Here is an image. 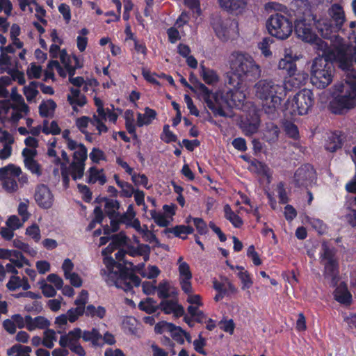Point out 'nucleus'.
Listing matches in <instances>:
<instances>
[{
	"label": "nucleus",
	"instance_id": "obj_35",
	"mask_svg": "<svg viewBox=\"0 0 356 356\" xmlns=\"http://www.w3.org/2000/svg\"><path fill=\"white\" fill-rule=\"evenodd\" d=\"M342 141L337 133L331 134L326 140L325 147L330 152H334L341 147Z\"/></svg>",
	"mask_w": 356,
	"mask_h": 356
},
{
	"label": "nucleus",
	"instance_id": "obj_55",
	"mask_svg": "<svg viewBox=\"0 0 356 356\" xmlns=\"http://www.w3.org/2000/svg\"><path fill=\"white\" fill-rule=\"evenodd\" d=\"M60 62L67 69L70 76L73 75V67L71 64V57L67 54L65 49L60 50L58 54V56Z\"/></svg>",
	"mask_w": 356,
	"mask_h": 356
},
{
	"label": "nucleus",
	"instance_id": "obj_51",
	"mask_svg": "<svg viewBox=\"0 0 356 356\" xmlns=\"http://www.w3.org/2000/svg\"><path fill=\"white\" fill-rule=\"evenodd\" d=\"M186 295V301L190 305H197V306H203L204 303L202 300V296L199 294H195L193 293V286H191L190 291H183Z\"/></svg>",
	"mask_w": 356,
	"mask_h": 356
},
{
	"label": "nucleus",
	"instance_id": "obj_58",
	"mask_svg": "<svg viewBox=\"0 0 356 356\" xmlns=\"http://www.w3.org/2000/svg\"><path fill=\"white\" fill-rule=\"evenodd\" d=\"M115 177L117 184L122 189V195L127 197H131L136 191L133 186L127 182L120 181L117 176Z\"/></svg>",
	"mask_w": 356,
	"mask_h": 356
},
{
	"label": "nucleus",
	"instance_id": "obj_11",
	"mask_svg": "<svg viewBox=\"0 0 356 356\" xmlns=\"http://www.w3.org/2000/svg\"><path fill=\"white\" fill-rule=\"evenodd\" d=\"M293 26L290 19L278 13L272 15L266 22L269 34L280 40L288 39L293 33Z\"/></svg>",
	"mask_w": 356,
	"mask_h": 356
},
{
	"label": "nucleus",
	"instance_id": "obj_43",
	"mask_svg": "<svg viewBox=\"0 0 356 356\" xmlns=\"http://www.w3.org/2000/svg\"><path fill=\"white\" fill-rule=\"evenodd\" d=\"M150 215L154 222L159 227H168L172 222L171 219H170L164 213L152 210L150 211Z\"/></svg>",
	"mask_w": 356,
	"mask_h": 356
},
{
	"label": "nucleus",
	"instance_id": "obj_23",
	"mask_svg": "<svg viewBox=\"0 0 356 356\" xmlns=\"http://www.w3.org/2000/svg\"><path fill=\"white\" fill-rule=\"evenodd\" d=\"M87 182L89 184L98 183L103 185L106 182V177L103 169L95 166L90 167L86 172Z\"/></svg>",
	"mask_w": 356,
	"mask_h": 356
},
{
	"label": "nucleus",
	"instance_id": "obj_17",
	"mask_svg": "<svg viewBox=\"0 0 356 356\" xmlns=\"http://www.w3.org/2000/svg\"><path fill=\"white\" fill-rule=\"evenodd\" d=\"M177 266L181 288L183 291H190L191 286H192V273L191 271L190 266L184 261L182 257H179L177 259Z\"/></svg>",
	"mask_w": 356,
	"mask_h": 356
},
{
	"label": "nucleus",
	"instance_id": "obj_31",
	"mask_svg": "<svg viewBox=\"0 0 356 356\" xmlns=\"http://www.w3.org/2000/svg\"><path fill=\"white\" fill-rule=\"evenodd\" d=\"M329 14L335 22L336 28H340L345 21V15L342 7L338 4L332 5L329 10Z\"/></svg>",
	"mask_w": 356,
	"mask_h": 356
},
{
	"label": "nucleus",
	"instance_id": "obj_48",
	"mask_svg": "<svg viewBox=\"0 0 356 356\" xmlns=\"http://www.w3.org/2000/svg\"><path fill=\"white\" fill-rule=\"evenodd\" d=\"M39 83L35 81L31 82L28 86L24 88V95L26 100L29 102L33 101L38 94L37 89Z\"/></svg>",
	"mask_w": 356,
	"mask_h": 356
},
{
	"label": "nucleus",
	"instance_id": "obj_40",
	"mask_svg": "<svg viewBox=\"0 0 356 356\" xmlns=\"http://www.w3.org/2000/svg\"><path fill=\"white\" fill-rule=\"evenodd\" d=\"M156 291H157V295L159 298L165 299L170 296L173 292V288L171 284L163 280L157 286H156Z\"/></svg>",
	"mask_w": 356,
	"mask_h": 356
},
{
	"label": "nucleus",
	"instance_id": "obj_45",
	"mask_svg": "<svg viewBox=\"0 0 356 356\" xmlns=\"http://www.w3.org/2000/svg\"><path fill=\"white\" fill-rule=\"evenodd\" d=\"M86 163L72 161L70 165V172L73 179L76 180L82 178L84 175Z\"/></svg>",
	"mask_w": 356,
	"mask_h": 356
},
{
	"label": "nucleus",
	"instance_id": "obj_8",
	"mask_svg": "<svg viewBox=\"0 0 356 356\" xmlns=\"http://www.w3.org/2000/svg\"><path fill=\"white\" fill-rule=\"evenodd\" d=\"M9 95L14 104L12 105L9 101H0V117L11 124H17L20 119L26 116L29 108L22 96L17 92L16 87L12 88Z\"/></svg>",
	"mask_w": 356,
	"mask_h": 356
},
{
	"label": "nucleus",
	"instance_id": "obj_60",
	"mask_svg": "<svg viewBox=\"0 0 356 356\" xmlns=\"http://www.w3.org/2000/svg\"><path fill=\"white\" fill-rule=\"evenodd\" d=\"M92 118H90L87 116H82L78 118L75 120V125L76 128L83 134L86 133L87 128L90 123L92 124Z\"/></svg>",
	"mask_w": 356,
	"mask_h": 356
},
{
	"label": "nucleus",
	"instance_id": "obj_4",
	"mask_svg": "<svg viewBox=\"0 0 356 356\" xmlns=\"http://www.w3.org/2000/svg\"><path fill=\"white\" fill-rule=\"evenodd\" d=\"M196 91L199 92V97L211 109L214 115L231 117L230 108L236 107L240 108L245 100V94L241 88V85L233 87L229 90L226 96L218 91L213 92L209 88L200 81L197 82Z\"/></svg>",
	"mask_w": 356,
	"mask_h": 356
},
{
	"label": "nucleus",
	"instance_id": "obj_61",
	"mask_svg": "<svg viewBox=\"0 0 356 356\" xmlns=\"http://www.w3.org/2000/svg\"><path fill=\"white\" fill-rule=\"evenodd\" d=\"M85 312V309L83 307H76V308L70 309L67 312V316L70 323L75 322Z\"/></svg>",
	"mask_w": 356,
	"mask_h": 356
},
{
	"label": "nucleus",
	"instance_id": "obj_52",
	"mask_svg": "<svg viewBox=\"0 0 356 356\" xmlns=\"http://www.w3.org/2000/svg\"><path fill=\"white\" fill-rule=\"evenodd\" d=\"M124 119L127 131L129 134H134L136 132V126L134 124L135 118L134 112L131 110H127L124 112Z\"/></svg>",
	"mask_w": 356,
	"mask_h": 356
},
{
	"label": "nucleus",
	"instance_id": "obj_38",
	"mask_svg": "<svg viewBox=\"0 0 356 356\" xmlns=\"http://www.w3.org/2000/svg\"><path fill=\"white\" fill-rule=\"evenodd\" d=\"M138 308L147 314H152L157 311L159 305L153 298H147L139 302Z\"/></svg>",
	"mask_w": 356,
	"mask_h": 356
},
{
	"label": "nucleus",
	"instance_id": "obj_57",
	"mask_svg": "<svg viewBox=\"0 0 356 356\" xmlns=\"http://www.w3.org/2000/svg\"><path fill=\"white\" fill-rule=\"evenodd\" d=\"M25 234L35 242H38L41 239L40 227L35 223L29 226L26 229Z\"/></svg>",
	"mask_w": 356,
	"mask_h": 356
},
{
	"label": "nucleus",
	"instance_id": "obj_54",
	"mask_svg": "<svg viewBox=\"0 0 356 356\" xmlns=\"http://www.w3.org/2000/svg\"><path fill=\"white\" fill-rule=\"evenodd\" d=\"M17 254H10V257L8 259L10 263L15 264L17 268H22L24 265L30 266V264L28 260L25 259L23 254L15 250Z\"/></svg>",
	"mask_w": 356,
	"mask_h": 356
},
{
	"label": "nucleus",
	"instance_id": "obj_37",
	"mask_svg": "<svg viewBox=\"0 0 356 356\" xmlns=\"http://www.w3.org/2000/svg\"><path fill=\"white\" fill-rule=\"evenodd\" d=\"M32 349L30 346L15 344L7 350L10 356H30Z\"/></svg>",
	"mask_w": 356,
	"mask_h": 356
},
{
	"label": "nucleus",
	"instance_id": "obj_50",
	"mask_svg": "<svg viewBox=\"0 0 356 356\" xmlns=\"http://www.w3.org/2000/svg\"><path fill=\"white\" fill-rule=\"evenodd\" d=\"M273 40L270 38H264L258 43V48L261 51L262 55L266 58H270L273 55L270 49Z\"/></svg>",
	"mask_w": 356,
	"mask_h": 356
},
{
	"label": "nucleus",
	"instance_id": "obj_19",
	"mask_svg": "<svg viewBox=\"0 0 356 356\" xmlns=\"http://www.w3.org/2000/svg\"><path fill=\"white\" fill-rule=\"evenodd\" d=\"M22 155L23 156L25 167L33 174L36 175H41V168L39 163L35 159L37 156L33 151L22 150Z\"/></svg>",
	"mask_w": 356,
	"mask_h": 356
},
{
	"label": "nucleus",
	"instance_id": "obj_49",
	"mask_svg": "<svg viewBox=\"0 0 356 356\" xmlns=\"http://www.w3.org/2000/svg\"><path fill=\"white\" fill-rule=\"evenodd\" d=\"M85 314L88 316L103 318L106 314V309L104 307L101 306L95 307V306L90 305L86 308Z\"/></svg>",
	"mask_w": 356,
	"mask_h": 356
},
{
	"label": "nucleus",
	"instance_id": "obj_27",
	"mask_svg": "<svg viewBox=\"0 0 356 356\" xmlns=\"http://www.w3.org/2000/svg\"><path fill=\"white\" fill-rule=\"evenodd\" d=\"M17 49L13 48V46L0 47V72H8L10 70V56L8 54H13Z\"/></svg>",
	"mask_w": 356,
	"mask_h": 356
},
{
	"label": "nucleus",
	"instance_id": "obj_64",
	"mask_svg": "<svg viewBox=\"0 0 356 356\" xmlns=\"http://www.w3.org/2000/svg\"><path fill=\"white\" fill-rule=\"evenodd\" d=\"M104 119L99 115H94L92 117V124L96 127L99 135L108 131V127L103 122Z\"/></svg>",
	"mask_w": 356,
	"mask_h": 356
},
{
	"label": "nucleus",
	"instance_id": "obj_5",
	"mask_svg": "<svg viewBox=\"0 0 356 356\" xmlns=\"http://www.w3.org/2000/svg\"><path fill=\"white\" fill-rule=\"evenodd\" d=\"M229 75L228 83L232 87L241 85L243 82L251 81L260 76L261 70L249 54L234 51L229 58Z\"/></svg>",
	"mask_w": 356,
	"mask_h": 356
},
{
	"label": "nucleus",
	"instance_id": "obj_9",
	"mask_svg": "<svg viewBox=\"0 0 356 356\" xmlns=\"http://www.w3.org/2000/svg\"><path fill=\"white\" fill-rule=\"evenodd\" d=\"M314 104V97L312 91L305 88L287 99L284 104V111L285 115L291 116L306 115Z\"/></svg>",
	"mask_w": 356,
	"mask_h": 356
},
{
	"label": "nucleus",
	"instance_id": "obj_44",
	"mask_svg": "<svg viewBox=\"0 0 356 356\" xmlns=\"http://www.w3.org/2000/svg\"><path fill=\"white\" fill-rule=\"evenodd\" d=\"M56 108V104L52 99L43 101L40 105L39 110L42 116L48 117L54 114Z\"/></svg>",
	"mask_w": 356,
	"mask_h": 356
},
{
	"label": "nucleus",
	"instance_id": "obj_6",
	"mask_svg": "<svg viewBox=\"0 0 356 356\" xmlns=\"http://www.w3.org/2000/svg\"><path fill=\"white\" fill-rule=\"evenodd\" d=\"M291 89L284 83L273 79H261L254 86V95L267 113H274L277 110L287 90Z\"/></svg>",
	"mask_w": 356,
	"mask_h": 356
},
{
	"label": "nucleus",
	"instance_id": "obj_30",
	"mask_svg": "<svg viewBox=\"0 0 356 356\" xmlns=\"http://www.w3.org/2000/svg\"><path fill=\"white\" fill-rule=\"evenodd\" d=\"M67 149L73 152L72 161L86 163L88 158V149L83 144L76 143L73 148Z\"/></svg>",
	"mask_w": 356,
	"mask_h": 356
},
{
	"label": "nucleus",
	"instance_id": "obj_56",
	"mask_svg": "<svg viewBox=\"0 0 356 356\" xmlns=\"http://www.w3.org/2000/svg\"><path fill=\"white\" fill-rule=\"evenodd\" d=\"M88 33V31L84 28L80 31L79 35L77 36L76 45L78 49L81 52L85 51V49H86L88 44V38L86 37V35Z\"/></svg>",
	"mask_w": 356,
	"mask_h": 356
},
{
	"label": "nucleus",
	"instance_id": "obj_14",
	"mask_svg": "<svg viewBox=\"0 0 356 356\" xmlns=\"http://www.w3.org/2000/svg\"><path fill=\"white\" fill-rule=\"evenodd\" d=\"M120 203L116 200L105 199L104 200V211L109 216L111 220V227H104L105 234H109L111 232H116L118 229V222L116 218L118 216V210Z\"/></svg>",
	"mask_w": 356,
	"mask_h": 356
},
{
	"label": "nucleus",
	"instance_id": "obj_33",
	"mask_svg": "<svg viewBox=\"0 0 356 356\" xmlns=\"http://www.w3.org/2000/svg\"><path fill=\"white\" fill-rule=\"evenodd\" d=\"M218 3L221 8L236 12H240L246 5L245 0H218Z\"/></svg>",
	"mask_w": 356,
	"mask_h": 356
},
{
	"label": "nucleus",
	"instance_id": "obj_26",
	"mask_svg": "<svg viewBox=\"0 0 356 356\" xmlns=\"http://www.w3.org/2000/svg\"><path fill=\"white\" fill-rule=\"evenodd\" d=\"M334 296L335 300L341 304L348 305L352 302V296L343 282L339 283L335 289Z\"/></svg>",
	"mask_w": 356,
	"mask_h": 356
},
{
	"label": "nucleus",
	"instance_id": "obj_21",
	"mask_svg": "<svg viewBox=\"0 0 356 356\" xmlns=\"http://www.w3.org/2000/svg\"><path fill=\"white\" fill-rule=\"evenodd\" d=\"M82 330L79 327L74 328L72 330L70 331L68 333L63 334L59 339V345L65 348L70 346L75 345L79 343V340L81 337Z\"/></svg>",
	"mask_w": 356,
	"mask_h": 356
},
{
	"label": "nucleus",
	"instance_id": "obj_13",
	"mask_svg": "<svg viewBox=\"0 0 356 356\" xmlns=\"http://www.w3.org/2000/svg\"><path fill=\"white\" fill-rule=\"evenodd\" d=\"M21 173V168L13 164L0 168V180L5 191L13 193L18 190L16 179Z\"/></svg>",
	"mask_w": 356,
	"mask_h": 356
},
{
	"label": "nucleus",
	"instance_id": "obj_46",
	"mask_svg": "<svg viewBox=\"0 0 356 356\" xmlns=\"http://www.w3.org/2000/svg\"><path fill=\"white\" fill-rule=\"evenodd\" d=\"M169 334L174 340L177 341L180 344L184 343V337H187L188 333L184 331L180 327L176 326L174 324H171Z\"/></svg>",
	"mask_w": 356,
	"mask_h": 356
},
{
	"label": "nucleus",
	"instance_id": "obj_2",
	"mask_svg": "<svg viewBox=\"0 0 356 356\" xmlns=\"http://www.w3.org/2000/svg\"><path fill=\"white\" fill-rule=\"evenodd\" d=\"M128 239V237L122 232L113 237L112 242L102 250L106 268L101 271L102 275L108 284L114 285L127 292L130 291L134 286H139L140 280L138 277L125 268L122 264L115 262L108 255L116 249L117 246L127 243Z\"/></svg>",
	"mask_w": 356,
	"mask_h": 356
},
{
	"label": "nucleus",
	"instance_id": "obj_12",
	"mask_svg": "<svg viewBox=\"0 0 356 356\" xmlns=\"http://www.w3.org/2000/svg\"><path fill=\"white\" fill-rule=\"evenodd\" d=\"M211 24L218 38L223 42L234 40L238 36V22L229 18L214 16Z\"/></svg>",
	"mask_w": 356,
	"mask_h": 356
},
{
	"label": "nucleus",
	"instance_id": "obj_62",
	"mask_svg": "<svg viewBox=\"0 0 356 356\" xmlns=\"http://www.w3.org/2000/svg\"><path fill=\"white\" fill-rule=\"evenodd\" d=\"M138 273L143 277L148 279H153L156 277L160 270L156 266H149L147 269H138Z\"/></svg>",
	"mask_w": 356,
	"mask_h": 356
},
{
	"label": "nucleus",
	"instance_id": "obj_41",
	"mask_svg": "<svg viewBox=\"0 0 356 356\" xmlns=\"http://www.w3.org/2000/svg\"><path fill=\"white\" fill-rule=\"evenodd\" d=\"M278 136V127L272 123L267 124L264 133V138L269 143H274L277 141Z\"/></svg>",
	"mask_w": 356,
	"mask_h": 356
},
{
	"label": "nucleus",
	"instance_id": "obj_7",
	"mask_svg": "<svg viewBox=\"0 0 356 356\" xmlns=\"http://www.w3.org/2000/svg\"><path fill=\"white\" fill-rule=\"evenodd\" d=\"M298 59L299 57L293 54L291 48L285 47L282 57L277 63V70L284 72L287 75L284 83L291 88L302 85L307 79V73L297 71L296 61Z\"/></svg>",
	"mask_w": 356,
	"mask_h": 356
},
{
	"label": "nucleus",
	"instance_id": "obj_25",
	"mask_svg": "<svg viewBox=\"0 0 356 356\" xmlns=\"http://www.w3.org/2000/svg\"><path fill=\"white\" fill-rule=\"evenodd\" d=\"M6 286L8 289L11 291H15L19 289H22L24 291H27L31 289V285L29 283L28 279L24 277L21 278L17 275L11 276L6 284Z\"/></svg>",
	"mask_w": 356,
	"mask_h": 356
},
{
	"label": "nucleus",
	"instance_id": "obj_18",
	"mask_svg": "<svg viewBox=\"0 0 356 356\" xmlns=\"http://www.w3.org/2000/svg\"><path fill=\"white\" fill-rule=\"evenodd\" d=\"M159 308L166 314H173L180 317L184 314V307L176 300H163L159 304Z\"/></svg>",
	"mask_w": 356,
	"mask_h": 356
},
{
	"label": "nucleus",
	"instance_id": "obj_28",
	"mask_svg": "<svg viewBox=\"0 0 356 356\" xmlns=\"http://www.w3.org/2000/svg\"><path fill=\"white\" fill-rule=\"evenodd\" d=\"M116 221L125 224L127 227L134 228V225L136 222H140L138 218H136V212L134 209L133 204L129 205L127 211L123 214H118Z\"/></svg>",
	"mask_w": 356,
	"mask_h": 356
},
{
	"label": "nucleus",
	"instance_id": "obj_42",
	"mask_svg": "<svg viewBox=\"0 0 356 356\" xmlns=\"http://www.w3.org/2000/svg\"><path fill=\"white\" fill-rule=\"evenodd\" d=\"M224 212L226 219L228 220L234 227L238 228L243 225L242 219L232 210L229 205L226 204L224 207Z\"/></svg>",
	"mask_w": 356,
	"mask_h": 356
},
{
	"label": "nucleus",
	"instance_id": "obj_10",
	"mask_svg": "<svg viewBox=\"0 0 356 356\" xmlns=\"http://www.w3.org/2000/svg\"><path fill=\"white\" fill-rule=\"evenodd\" d=\"M320 263L324 267V277L333 286L339 282V266L335 258V250L323 243L320 252Z\"/></svg>",
	"mask_w": 356,
	"mask_h": 356
},
{
	"label": "nucleus",
	"instance_id": "obj_34",
	"mask_svg": "<svg viewBox=\"0 0 356 356\" xmlns=\"http://www.w3.org/2000/svg\"><path fill=\"white\" fill-rule=\"evenodd\" d=\"M236 268L238 270L237 276L241 282V289L243 291L248 290L253 284V280L250 273L243 266H236Z\"/></svg>",
	"mask_w": 356,
	"mask_h": 356
},
{
	"label": "nucleus",
	"instance_id": "obj_1",
	"mask_svg": "<svg viewBox=\"0 0 356 356\" xmlns=\"http://www.w3.org/2000/svg\"><path fill=\"white\" fill-rule=\"evenodd\" d=\"M331 47L326 54L316 58L311 69V81L318 88H325L334 78V67L331 60L337 63L339 67L347 72L346 79L334 86V98L330 109L335 114L356 106V71L353 68L355 63L353 49L339 36L334 37Z\"/></svg>",
	"mask_w": 356,
	"mask_h": 356
},
{
	"label": "nucleus",
	"instance_id": "obj_39",
	"mask_svg": "<svg viewBox=\"0 0 356 356\" xmlns=\"http://www.w3.org/2000/svg\"><path fill=\"white\" fill-rule=\"evenodd\" d=\"M81 337L83 341H90L94 346L99 345L100 340L102 339L101 334L95 328H93L92 330H85L83 332L82 331Z\"/></svg>",
	"mask_w": 356,
	"mask_h": 356
},
{
	"label": "nucleus",
	"instance_id": "obj_22",
	"mask_svg": "<svg viewBox=\"0 0 356 356\" xmlns=\"http://www.w3.org/2000/svg\"><path fill=\"white\" fill-rule=\"evenodd\" d=\"M200 76L203 81L209 86L217 85L220 79L219 74L216 70L202 64L200 66Z\"/></svg>",
	"mask_w": 356,
	"mask_h": 356
},
{
	"label": "nucleus",
	"instance_id": "obj_15",
	"mask_svg": "<svg viewBox=\"0 0 356 356\" xmlns=\"http://www.w3.org/2000/svg\"><path fill=\"white\" fill-rule=\"evenodd\" d=\"M315 178L316 172L314 168L306 164L297 170L294 175V181L298 186L307 187L313 183Z\"/></svg>",
	"mask_w": 356,
	"mask_h": 356
},
{
	"label": "nucleus",
	"instance_id": "obj_36",
	"mask_svg": "<svg viewBox=\"0 0 356 356\" xmlns=\"http://www.w3.org/2000/svg\"><path fill=\"white\" fill-rule=\"evenodd\" d=\"M20 34V28L17 24H13L10 30V38L11 44L8 46H13V48L16 49H22L23 47V42L18 38Z\"/></svg>",
	"mask_w": 356,
	"mask_h": 356
},
{
	"label": "nucleus",
	"instance_id": "obj_53",
	"mask_svg": "<svg viewBox=\"0 0 356 356\" xmlns=\"http://www.w3.org/2000/svg\"><path fill=\"white\" fill-rule=\"evenodd\" d=\"M12 78L9 76H3L0 78V98L9 97V91L7 88L11 84Z\"/></svg>",
	"mask_w": 356,
	"mask_h": 356
},
{
	"label": "nucleus",
	"instance_id": "obj_59",
	"mask_svg": "<svg viewBox=\"0 0 356 356\" xmlns=\"http://www.w3.org/2000/svg\"><path fill=\"white\" fill-rule=\"evenodd\" d=\"M26 74L29 79H39L42 74V67L35 63H31L27 67Z\"/></svg>",
	"mask_w": 356,
	"mask_h": 356
},
{
	"label": "nucleus",
	"instance_id": "obj_63",
	"mask_svg": "<svg viewBox=\"0 0 356 356\" xmlns=\"http://www.w3.org/2000/svg\"><path fill=\"white\" fill-rule=\"evenodd\" d=\"M193 232V229L191 227L185 225L176 226L172 230L175 236L182 238H185L187 234H191Z\"/></svg>",
	"mask_w": 356,
	"mask_h": 356
},
{
	"label": "nucleus",
	"instance_id": "obj_24",
	"mask_svg": "<svg viewBox=\"0 0 356 356\" xmlns=\"http://www.w3.org/2000/svg\"><path fill=\"white\" fill-rule=\"evenodd\" d=\"M49 325L50 321L44 316H38L33 318L29 315L26 316V329L29 331H33L37 329H45Z\"/></svg>",
	"mask_w": 356,
	"mask_h": 356
},
{
	"label": "nucleus",
	"instance_id": "obj_20",
	"mask_svg": "<svg viewBox=\"0 0 356 356\" xmlns=\"http://www.w3.org/2000/svg\"><path fill=\"white\" fill-rule=\"evenodd\" d=\"M67 101L73 111L76 113H78L79 108L83 107L87 103L86 97L81 94L79 90L73 88L70 89V92L67 95Z\"/></svg>",
	"mask_w": 356,
	"mask_h": 356
},
{
	"label": "nucleus",
	"instance_id": "obj_29",
	"mask_svg": "<svg viewBox=\"0 0 356 356\" xmlns=\"http://www.w3.org/2000/svg\"><path fill=\"white\" fill-rule=\"evenodd\" d=\"M134 229L142 236L143 240L146 242L154 243L156 245H159V242L155 234L149 230L146 225H141L140 222H136L135 225H134Z\"/></svg>",
	"mask_w": 356,
	"mask_h": 356
},
{
	"label": "nucleus",
	"instance_id": "obj_32",
	"mask_svg": "<svg viewBox=\"0 0 356 356\" xmlns=\"http://www.w3.org/2000/svg\"><path fill=\"white\" fill-rule=\"evenodd\" d=\"M156 112L154 110L149 108V107H146L143 114L140 113L137 114V125L140 127L148 125L152 122V121L156 118Z\"/></svg>",
	"mask_w": 356,
	"mask_h": 356
},
{
	"label": "nucleus",
	"instance_id": "obj_47",
	"mask_svg": "<svg viewBox=\"0 0 356 356\" xmlns=\"http://www.w3.org/2000/svg\"><path fill=\"white\" fill-rule=\"evenodd\" d=\"M43 346L47 348H52L57 341L56 332L54 330L47 329L43 332Z\"/></svg>",
	"mask_w": 356,
	"mask_h": 356
},
{
	"label": "nucleus",
	"instance_id": "obj_16",
	"mask_svg": "<svg viewBox=\"0 0 356 356\" xmlns=\"http://www.w3.org/2000/svg\"><path fill=\"white\" fill-rule=\"evenodd\" d=\"M34 198L38 205L43 209H49L53 205L54 197L51 190L44 184L36 187Z\"/></svg>",
	"mask_w": 356,
	"mask_h": 356
},
{
	"label": "nucleus",
	"instance_id": "obj_3",
	"mask_svg": "<svg viewBox=\"0 0 356 356\" xmlns=\"http://www.w3.org/2000/svg\"><path fill=\"white\" fill-rule=\"evenodd\" d=\"M314 25L321 33L322 37L326 39H330L331 45L334 41V37L332 38V34L334 33L335 28L331 25L327 19L321 18L316 21L312 15H308L302 19H298L295 22L293 30L298 39L304 42L309 43L314 45V48L317 53L323 54H326L328 44L318 38L315 30Z\"/></svg>",
	"mask_w": 356,
	"mask_h": 356
}]
</instances>
